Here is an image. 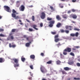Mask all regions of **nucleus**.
Here are the masks:
<instances>
[{
	"instance_id": "f257e3e1",
	"label": "nucleus",
	"mask_w": 80,
	"mask_h": 80,
	"mask_svg": "<svg viewBox=\"0 0 80 80\" xmlns=\"http://www.w3.org/2000/svg\"><path fill=\"white\" fill-rule=\"evenodd\" d=\"M12 61H14V63H16V64L14 65L15 68L18 67H19V64L18 63V61H19V60L18 59L14 58L12 59Z\"/></svg>"
},
{
	"instance_id": "f03ea898",
	"label": "nucleus",
	"mask_w": 80,
	"mask_h": 80,
	"mask_svg": "<svg viewBox=\"0 0 80 80\" xmlns=\"http://www.w3.org/2000/svg\"><path fill=\"white\" fill-rule=\"evenodd\" d=\"M12 16L13 18H14L15 19H18L20 18L18 16H16V14H18V13L15 10H12Z\"/></svg>"
},
{
	"instance_id": "7ed1b4c3",
	"label": "nucleus",
	"mask_w": 80,
	"mask_h": 80,
	"mask_svg": "<svg viewBox=\"0 0 80 80\" xmlns=\"http://www.w3.org/2000/svg\"><path fill=\"white\" fill-rule=\"evenodd\" d=\"M71 51H72V49L70 48H68L64 49L63 52V54L64 55H67V52H70Z\"/></svg>"
},
{
	"instance_id": "20e7f679",
	"label": "nucleus",
	"mask_w": 80,
	"mask_h": 80,
	"mask_svg": "<svg viewBox=\"0 0 80 80\" xmlns=\"http://www.w3.org/2000/svg\"><path fill=\"white\" fill-rule=\"evenodd\" d=\"M40 70L42 73H45V72H47V70H46L45 67L43 66H42L40 68Z\"/></svg>"
},
{
	"instance_id": "39448f33",
	"label": "nucleus",
	"mask_w": 80,
	"mask_h": 80,
	"mask_svg": "<svg viewBox=\"0 0 80 80\" xmlns=\"http://www.w3.org/2000/svg\"><path fill=\"white\" fill-rule=\"evenodd\" d=\"M55 23V21H51L49 22V27H52L53 26V24Z\"/></svg>"
},
{
	"instance_id": "423d86ee",
	"label": "nucleus",
	"mask_w": 80,
	"mask_h": 80,
	"mask_svg": "<svg viewBox=\"0 0 80 80\" xmlns=\"http://www.w3.org/2000/svg\"><path fill=\"white\" fill-rule=\"evenodd\" d=\"M45 14L44 12H42L41 13L40 17L42 19H44L45 18Z\"/></svg>"
},
{
	"instance_id": "0eeeda50",
	"label": "nucleus",
	"mask_w": 80,
	"mask_h": 80,
	"mask_svg": "<svg viewBox=\"0 0 80 80\" xmlns=\"http://www.w3.org/2000/svg\"><path fill=\"white\" fill-rule=\"evenodd\" d=\"M73 27L71 26H65V28L66 29H69V30H72Z\"/></svg>"
},
{
	"instance_id": "6e6552de",
	"label": "nucleus",
	"mask_w": 80,
	"mask_h": 80,
	"mask_svg": "<svg viewBox=\"0 0 80 80\" xmlns=\"http://www.w3.org/2000/svg\"><path fill=\"white\" fill-rule=\"evenodd\" d=\"M20 5V1H17L16 2V7L18 8Z\"/></svg>"
},
{
	"instance_id": "1a4fd4ad",
	"label": "nucleus",
	"mask_w": 80,
	"mask_h": 80,
	"mask_svg": "<svg viewBox=\"0 0 80 80\" xmlns=\"http://www.w3.org/2000/svg\"><path fill=\"white\" fill-rule=\"evenodd\" d=\"M60 32L61 33H64V32H65L66 33H69V31L67 30H64L63 29H61Z\"/></svg>"
},
{
	"instance_id": "9d476101",
	"label": "nucleus",
	"mask_w": 80,
	"mask_h": 80,
	"mask_svg": "<svg viewBox=\"0 0 80 80\" xmlns=\"http://www.w3.org/2000/svg\"><path fill=\"white\" fill-rule=\"evenodd\" d=\"M70 17H72L74 19H76L77 18V16L75 14H72L70 15Z\"/></svg>"
},
{
	"instance_id": "9b49d317",
	"label": "nucleus",
	"mask_w": 80,
	"mask_h": 80,
	"mask_svg": "<svg viewBox=\"0 0 80 80\" xmlns=\"http://www.w3.org/2000/svg\"><path fill=\"white\" fill-rule=\"evenodd\" d=\"M4 9L6 10H10V8L7 6H4Z\"/></svg>"
},
{
	"instance_id": "f8f14e48",
	"label": "nucleus",
	"mask_w": 80,
	"mask_h": 80,
	"mask_svg": "<svg viewBox=\"0 0 80 80\" xmlns=\"http://www.w3.org/2000/svg\"><path fill=\"white\" fill-rule=\"evenodd\" d=\"M62 26V24L60 22H58L56 25V27L57 28H60Z\"/></svg>"
},
{
	"instance_id": "ddd939ff",
	"label": "nucleus",
	"mask_w": 80,
	"mask_h": 80,
	"mask_svg": "<svg viewBox=\"0 0 80 80\" xmlns=\"http://www.w3.org/2000/svg\"><path fill=\"white\" fill-rule=\"evenodd\" d=\"M56 18L58 21L61 20L62 19L61 17H60V16L59 15H57L56 16Z\"/></svg>"
},
{
	"instance_id": "4468645a",
	"label": "nucleus",
	"mask_w": 80,
	"mask_h": 80,
	"mask_svg": "<svg viewBox=\"0 0 80 80\" xmlns=\"http://www.w3.org/2000/svg\"><path fill=\"white\" fill-rule=\"evenodd\" d=\"M23 37L24 38H26L27 40L28 41L29 40H30V39H31V38H32V37L30 36L27 38V36H26V35H24L23 36Z\"/></svg>"
},
{
	"instance_id": "2eb2a0df",
	"label": "nucleus",
	"mask_w": 80,
	"mask_h": 80,
	"mask_svg": "<svg viewBox=\"0 0 80 80\" xmlns=\"http://www.w3.org/2000/svg\"><path fill=\"white\" fill-rule=\"evenodd\" d=\"M64 70H65V71H68V70H70V69L68 67H66L64 68Z\"/></svg>"
},
{
	"instance_id": "dca6fc26",
	"label": "nucleus",
	"mask_w": 80,
	"mask_h": 80,
	"mask_svg": "<svg viewBox=\"0 0 80 80\" xmlns=\"http://www.w3.org/2000/svg\"><path fill=\"white\" fill-rule=\"evenodd\" d=\"M9 46L10 48H11L12 47V48H15L16 47V46L15 45H13L12 46L11 43H9Z\"/></svg>"
},
{
	"instance_id": "f3484780",
	"label": "nucleus",
	"mask_w": 80,
	"mask_h": 80,
	"mask_svg": "<svg viewBox=\"0 0 80 80\" xmlns=\"http://www.w3.org/2000/svg\"><path fill=\"white\" fill-rule=\"evenodd\" d=\"M21 10H25V6L23 5H22L21 6Z\"/></svg>"
},
{
	"instance_id": "a211bd4d",
	"label": "nucleus",
	"mask_w": 80,
	"mask_h": 80,
	"mask_svg": "<svg viewBox=\"0 0 80 80\" xmlns=\"http://www.w3.org/2000/svg\"><path fill=\"white\" fill-rule=\"evenodd\" d=\"M30 58H31L32 59H35V56L33 55H32L30 56Z\"/></svg>"
},
{
	"instance_id": "6ab92c4d",
	"label": "nucleus",
	"mask_w": 80,
	"mask_h": 80,
	"mask_svg": "<svg viewBox=\"0 0 80 80\" xmlns=\"http://www.w3.org/2000/svg\"><path fill=\"white\" fill-rule=\"evenodd\" d=\"M0 37H7V36L4 35L2 33H1L0 34Z\"/></svg>"
},
{
	"instance_id": "aec40b11",
	"label": "nucleus",
	"mask_w": 80,
	"mask_h": 80,
	"mask_svg": "<svg viewBox=\"0 0 80 80\" xmlns=\"http://www.w3.org/2000/svg\"><path fill=\"white\" fill-rule=\"evenodd\" d=\"M33 28H34V29H35V30H38V28H36V27H37V25H33L32 26Z\"/></svg>"
},
{
	"instance_id": "412c9836",
	"label": "nucleus",
	"mask_w": 80,
	"mask_h": 80,
	"mask_svg": "<svg viewBox=\"0 0 80 80\" xmlns=\"http://www.w3.org/2000/svg\"><path fill=\"white\" fill-rule=\"evenodd\" d=\"M30 45V44L29 43H27L26 44L25 46L27 47H29Z\"/></svg>"
},
{
	"instance_id": "4be33fe9",
	"label": "nucleus",
	"mask_w": 80,
	"mask_h": 80,
	"mask_svg": "<svg viewBox=\"0 0 80 80\" xmlns=\"http://www.w3.org/2000/svg\"><path fill=\"white\" fill-rule=\"evenodd\" d=\"M69 65H72L74 63V62L73 61H70L68 62Z\"/></svg>"
},
{
	"instance_id": "5701e85b",
	"label": "nucleus",
	"mask_w": 80,
	"mask_h": 80,
	"mask_svg": "<svg viewBox=\"0 0 80 80\" xmlns=\"http://www.w3.org/2000/svg\"><path fill=\"white\" fill-rule=\"evenodd\" d=\"M56 63L57 65H60L61 63V62L60 60H58L56 62Z\"/></svg>"
},
{
	"instance_id": "b1692460",
	"label": "nucleus",
	"mask_w": 80,
	"mask_h": 80,
	"mask_svg": "<svg viewBox=\"0 0 80 80\" xmlns=\"http://www.w3.org/2000/svg\"><path fill=\"white\" fill-rule=\"evenodd\" d=\"M4 60H3L2 58H0V63H2L4 62Z\"/></svg>"
},
{
	"instance_id": "393cba45",
	"label": "nucleus",
	"mask_w": 80,
	"mask_h": 80,
	"mask_svg": "<svg viewBox=\"0 0 80 80\" xmlns=\"http://www.w3.org/2000/svg\"><path fill=\"white\" fill-rule=\"evenodd\" d=\"M54 41L55 42H58V41H60V39L59 38L55 39Z\"/></svg>"
},
{
	"instance_id": "a878e982",
	"label": "nucleus",
	"mask_w": 80,
	"mask_h": 80,
	"mask_svg": "<svg viewBox=\"0 0 80 80\" xmlns=\"http://www.w3.org/2000/svg\"><path fill=\"white\" fill-rule=\"evenodd\" d=\"M52 62V61L51 60L49 61L46 62L47 64H51Z\"/></svg>"
},
{
	"instance_id": "bb28decb",
	"label": "nucleus",
	"mask_w": 80,
	"mask_h": 80,
	"mask_svg": "<svg viewBox=\"0 0 80 80\" xmlns=\"http://www.w3.org/2000/svg\"><path fill=\"white\" fill-rule=\"evenodd\" d=\"M21 60L22 62H24L25 61V58H21Z\"/></svg>"
},
{
	"instance_id": "cd10ccee",
	"label": "nucleus",
	"mask_w": 80,
	"mask_h": 80,
	"mask_svg": "<svg viewBox=\"0 0 80 80\" xmlns=\"http://www.w3.org/2000/svg\"><path fill=\"white\" fill-rule=\"evenodd\" d=\"M78 35H79V33H78V32H76L75 34V36L76 37H77L78 36Z\"/></svg>"
},
{
	"instance_id": "c85d7f7f",
	"label": "nucleus",
	"mask_w": 80,
	"mask_h": 80,
	"mask_svg": "<svg viewBox=\"0 0 80 80\" xmlns=\"http://www.w3.org/2000/svg\"><path fill=\"white\" fill-rule=\"evenodd\" d=\"M61 72H62V74H67V72L65 71L62 70L61 71Z\"/></svg>"
},
{
	"instance_id": "c756f323",
	"label": "nucleus",
	"mask_w": 80,
	"mask_h": 80,
	"mask_svg": "<svg viewBox=\"0 0 80 80\" xmlns=\"http://www.w3.org/2000/svg\"><path fill=\"white\" fill-rule=\"evenodd\" d=\"M29 67L30 68H31V70H33V65H31Z\"/></svg>"
},
{
	"instance_id": "7c9ffc66",
	"label": "nucleus",
	"mask_w": 80,
	"mask_h": 80,
	"mask_svg": "<svg viewBox=\"0 0 80 80\" xmlns=\"http://www.w3.org/2000/svg\"><path fill=\"white\" fill-rule=\"evenodd\" d=\"M56 45H57V47H59V46L61 45V44L59 42L58 44H56Z\"/></svg>"
},
{
	"instance_id": "2f4dec72",
	"label": "nucleus",
	"mask_w": 80,
	"mask_h": 80,
	"mask_svg": "<svg viewBox=\"0 0 80 80\" xmlns=\"http://www.w3.org/2000/svg\"><path fill=\"white\" fill-rule=\"evenodd\" d=\"M59 7L60 8H63V6L62 5V4L61 3L59 4Z\"/></svg>"
},
{
	"instance_id": "473e14b6",
	"label": "nucleus",
	"mask_w": 80,
	"mask_h": 80,
	"mask_svg": "<svg viewBox=\"0 0 80 80\" xmlns=\"http://www.w3.org/2000/svg\"><path fill=\"white\" fill-rule=\"evenodd\" d=\"M16 30H17V29H13L12 30V32H15Z\"/></svg>"
},
{
	"instance_id": "72a5a7b5",
	"label": "nucleus",
	"mask_w": 80,
	"mask_h": 80,
	"mask_svg": "<svg viewBox=\"0 0 80 80\" xmlns=\"http://www.w3.org/2000/svg\"><path fill=\"white\" fill-rule=\"evenodd\" d=\"M70 55H72V56H75V54L72 52L70 53Z\"/></svg>"
},
{
	"instance_id": "f704fd0d",
	"label": "nucleus",
	"mask_w": 80,
	"mask_h": 80,
	"mask_svg": "<svg viewBox=\"0 0 80 80\" xmlns=\"http://www.w3.org/2000/svg\"><path fill=\"white\" fill-rule=\"evenodd\" d=\"M47 20H49V21H50V20H52V18H50L49 17H48L47 18Z\"/></svg>"
},
{
	"instance_id": "c9c22d12",
	"label": "nucleus",
	"mask_w": 80,
	"mask_h": 80,
	"mask_svg": "<svg viewBox=\"0 0 80 80\" xmlns=\"http://www.w3.org/2000/svg\"><path fill=\"white\" fill-rule=\"evenodd\" d=\"M32 21H35V17H34V16H32Z\"/></svg>"
},
{
	"instance_id": "e433bc0d",
	"label": "nucleus",
	"mask_w": 80,
	"mask_h": 80,
	"mask_svg": "<svg viewBox=\"0 0 80 80\" xmlns=\"http://www.w3.org/2000/svg\"><path fill=\"white\" fill-rule=\"evenodd\" d=\"M74 30H76V31H80V29H78V28H74Z\"/></svg>"
},
{
	"instance_id": "4c0bfd02",
	"label": "nucleus",
	"mask_w": 80,
	"mask_h": 80,
	"mask_svg": "<svg viewBox=\"0 0 80 80\" xmlns=\"http://www.w3.org/2000/svg\"><path fill=\"white\" fill-rule=\"evenodd\" d=\"M10 38L11 40H13L14 39V37H13V36H11Z\"/></svg>"
},
{
	"instance_id": "58836bf2",
	"label": "nucleus",
	"mask_w": 80,
	"mask_h": 80,
	"mask_svg": "<svg viewBox=\"0 0 80 80\" xmlns=\"http://www.w3.org/2000/svg\"><path fill=\"white\" fill-rule=\"evenodd\" d=\"M76 65L78 67H80V63L79 62L77 63Z\"/></svg>"
},
{
	"instance_id": "ea45409f",
	"label": "nucleus",
	"mask_w": 80,
	"mask_h": 80,
	"mask_svg": "<svg viewBox=\"0 0 80 80\" xmlns=\"http://www.w3.org/2000/svg\"><path fill=\"white\" fill-rule=\"evenodd\" d=\"M58 37V35H55L54 37V38L55 39L57 38Z\"/></svg>"
},
{
	"instance_id": "a19ab883",
	"label": "nucleus",
	"mask_w": 80,
	"mask_h": 80,
	"mask_svg": "<svg viewBox=\"0 0 80 80\" xmlns=\"http://www.w3.org/2000/svg\"><path fill=\"white\" fill-rule=\"evenodd\" d=\"M70 36L71 37H75V34L71 33L70 34Z\"/></svg>"
},
{
	"instance_id": "79ce46f5",
	"label": "nucleus",
	"mask_w": 80,
	"mask_h": 80,
	"mask_svg": "<svg viewBox=\"0 0 80 80\" xmlns=\"http://www.w3.org/2000/svg\"><path fill=\"white\" fill-rule=\"evenodd\" d=\"M51 33H52V35H55V34H56V32H51Z\"/></svg>"
},
{
	"instance_id": "37998d69",
	"label": "nucleus",
	"mask_w": 80,
	"mask_h": 80,
	"mask_svg": "<svg viewBox=\"0 0 80 80\" xmlns=\"http://www.w3.org/2000/svg\"><path fill=\"white\" fill-rule=\"evenodd\" d=\"M50 8L51 9V10H54V8H53V7L52 6H50Z\"/></svg>"
},
{
	"instance_id": "c03bdc74",
	"label": "nucleus",
	"mask_w": 80,
	"mask_h": 80,
	"mask_svg": "<svg viewBox=\"0 0 80 80\" xmlns=\"http://www.w3.org/2000/svg\"><path fill=\"white\" fill-rule=\"evenodd\" d=\"M29 31H30V32H32V31H33V29H32V28H29Z\"/></svg>"
},
{
	"instance_id": "a18cd8bd",
	"label": "nucleus",
	"mask_w": 80,
	"mask_h": 80,
	"mask_svg": "<svg viewBox=\"0 0 80 80\" xmlns=\"http://www.w3.org/2000/svg\"><path fill=\"white\" fill-rule=\"evenodd\" d=\"M74 80H80V78H74Z\"/></svg>"
},
{
	"instance_id": "49530a36",
	"label": "nucleus",
	"mask_w": 80,
	"mask_h": 80,
	"mask_svg": "<svg viewBox=\"0 0 80 80\" xmlns=\"http://www.w3.org/2000/svg\"><path fill=\"white\" fill-rule=\"evenodd\" d=\"M63 18H67V16L64 15L63 16Z\"/></svg>"
},
{
	"instance_id": "de8ad7c7",
	"label": "nucleus",
	"mask_w": 80,
	"mask_h": 80,
	"mask_svg": "<svg viewBox=\"0 0 80 80\" xmlns=\"http://www.w3.org/2000/svg\"><path fill=\"white\" fill-rule=\"evenodd\" d=\"M4 29L2 28H0V32H3Z\"/></svg>"
},
{
	"instance_id": "09e8293b",
	"label": "nucleus",
	"mask_w": 80,
	"mask_h": 80,
	"mask_svg": "<svg viewBox=\"0 0 80 80\" xmlns=\"http://www.w3.org/2000/svg\"><path fill=\"white\" fill-rule=\"evenodd\" d=\"M40 27H43V23H40Z\"/></svg>"
},
{
	"instance_id": "8fccbe9b",
	"label": "nucleus",
	"mask_w": 80,
	"mask_h": 80,
	"mask_svg": "<svg viewBox=\"0 0 80 80\" xmlns=\"http://www.w3.org/2000/svg\"><path fill=\"white\" fill-rule=\"evenodd\" d=\"M28 79L30 80H32V77H29L28 78Z\"/></svg>"
},
{
	"instance_id": "3c124183",
	"label": "nucleus",
	"mask_w": 80,
	"mask_h": 80,
	"mask_svg": "<svg viewBox=\"0 0 80 80\" xmlns=\"http://www.w3.org/2000/svg\"><path fill=\"white\" fill-rule=\"evenodd\" d=\"M41 56H42V57H43V56H44V54L43 53H41Z\"/></svg>"
},
{
	"instance_id": "603ef678",
	"label": "nucleus",
	"mask_w": 80,
	"mask_h": 80,
	"mask_svg": "<svg viewBox=\"0 0 80 80\" xmlns=\"http://www.w3.org/2000/svg\"><path fill=\"white\" fill-rule=\"evenodd\" d=\"M79 46H75V48H79Z\"/></svg>"
},
{
	"instance_id": "864d4df0",
	"label": "nucleus",
	"mask_w": 80,
	"mask_h": 80,
	"mask_svg": "<svg viewBox=\"0 0 80 80\" xmlns=\"http://www.w3.org/2000/svg\"><path fill=\"white\" fill-rule=\"evenodd\" d=\"M60 57L61 58H62V57H63V55L62 54H60Z\"/></svg>"
},
{
	"instance_id": "5fc2aeb1",
	"label": "nucleus",
	"mask_w": 80,
	"mask_h": 80,
	"mask_svg": "<svg viewBox=\"0 0 80 80\" xmlns=\"http://www.w3.org/2000/svg\"><path fill=\"white\" fill-rule=\"evenodd\" d=\"M26 21L28 22H30V21L29 20H28L27 19H26Z\"/></svg>"
},
{
	"instance_id": "6e6d98bb",
	"label": "nucleus",
	"mask_w": 80,
	"mask_h": 80,
	"mask_svg": "<svg viewBox=\"0 0 80 80\" xmlns=\"http://www.w3.org/2000/svg\"><path fill=\"white\" fill-rule=\"evenodd\" d=\"M67 80H70V78H68L67 79Z\"/></svg>"
},
{
	"instance_id": "4d7b16f0",
	"label": "nucleus",
	"mask_w": 80,
	"mask_h": 80,
	"mask_svg": "<svg viewBox=\"0 0 80 80\" xmlns=\"http://www.w3.org/2000/svg\"><path fill=\"white\" fill-rule=\"evenodd\" d=\"M7 11L8 12H10V13L11 12V10H7Z\"/></svg>"
},
{
	"instance_id": "13d9d810",
	"label": "nucleus",
	"mask_w": 80,
	"mask_h": 80,
	"mask_svg": "<svg viewBox=\"0 0 80 80\" xmlns=\"http://www.w3.org/2000/svg\"><path fill=\"white\" fill-rule=\"evenodd\" d=\"M76 2V0H72V2Z\"/></svg>"
},
{
	"instance_id": "bf43d9fd",
	"label": "nucleus",
	"mask_w": 80,
	"mask_h": 80,
	"mask_svg": "<svg viewBox=\"0 0 80 80\" xmlns=\"http://www.w3.org/2000/svg\"><path fill=\"white\" fill-rule=\"evenodd\" d=\"M71 22H72V23H75V21H72Z\"/></svg>"
},
{
	"instance_id": "052dcab7",
	"label": "nucleus",
	"mask_w": 80,
	"mask_h": 80,
	"mask_svg": "<svg viewBox=\"0 0 80 80\" xmlns=\"http://www.w3.org/2000/svg\"><path fill=\"white\" fill-rule=\"evenodd\" d=\"M33 7V5H31V6H29V7H30L31 8Z\"/></svg>"
},
{
	"instance_id": "680f3d73",
	"label": "nucleus",
	"mask_w": 80,
	"mask_h": 80,
	"mask_svg": "<svg viewBox=\"0 0 80 80\" xmlns=\"http://www.w3.org/2000/svg\"><path fill=\"white\" fill-rule=\"evenodd\" d=\"M72 50H76V49H75V48H72Z\"/></svg>"
},
{
	"instance_id": "e2e57ef3",
	"label": "nucleus",
	"mask_w": 80,
	"mask_h": 80,
	"mask_svg": "<svg viewBox=\"0 0 80 80\" xmlns=\"http://www.w3.org/2000/svg\"><path fill=\"white\" fill-rule=\"evenodd\" d=\"M30 75H31V76L32 77H33V74H30Z\"/></svg>"
},
{
	"instance_id": "0e129e2a",
	"label": "nucleus",
	"mask_w": 80,
	"mask_h": 80,
	"mask_svg": "<svg viewBox=\"0 0 80 80\" xmlns=\"http://www.w3.org/2000/svg\"><path fill=\"white\" fill-rule=\"evenodd\" d=\"M20 25H23V23L22 22H21L20 23Z\"/></svg>"
},
{
	"instance_id": "69168bd1",
	"label": "nucleus",
	"mask_w": 80,
	"mask_h": 80,
	"mask_svg": "<svg viewBox=\"0 0 80 80\" xmlns=\"http://www.w3.org/2000/svg\"><path fill=\"white\" fill-rule=\"evenodd\" d=\"M2 18V16H0V19H1Z\"/></svg>"
},
{
	"instance_id": "338daca9",
	"label": "nucleus",
	"mask_w": 80,
	"mask_h": 80,
	"mask_svg": "<svg viewBox=\"0 0 80 80\" xmlns=\"http://www.w3.org/2000/svg\"><path fill=\"white\" fill-rule=\"evenodd\" d=\"M7 40H10V38H7Z\"/></svg>"
},
{
	"instance_id": "774afa93",
	"label": "nucleus",
	"mask_w": 80,
	"mask_h": 80,
	"mask_svg": "<svg viewBox=\"0 0 80 80\" xmlns=\"http://www.w3.org/2000/svg\"><path fill=\"white\" fill-rule=\"evenodd\" d=\"M42 80H46V79L45 78H43Z\"/></svg>"
}]
</instances>
